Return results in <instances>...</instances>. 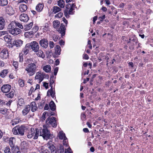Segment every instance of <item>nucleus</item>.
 Instances as JSON below:
<instances>
[{"mask_svg": "<svg viewBox=\"0 0 153 153\" xmlns=\"http://www.w3.org/2000/svg\"><path fill=\"white\" fill-rule=\"evenodd\" d=\"M63 140V144L64 146H67L68 144V140H67V138L65 137L64 139Z\"/></svg>", "mask_w": 153, "mask_h": 153, "instance_id": "nucleus-47", "label": "nucleus"}, {"mask_svg": "<svg viewBox=\"0 0 153 153\" xmlns=\"http://www.w3.org/2000/svg\"><path fill=\"white\" fill-rule=\"evenodd\" d=\"M39 44L42 47L46 48L48 45V42L47 39H44L39 41Z\"/></svg>", "mask_w": 153, "mask_h": 153, "instance_id": "nucleus-13", "label": "nucleus"}, {"mask_svg": "<svg viewBox=\"0 0 153 153\" xmlns=\"http://www.w3.org/2000/svg\"><path fill=\"white\" fill-rule=\"evenodd\" d=\"M36 54L39 57H41L42 58H44L45 55L44 53L41 50L39 49V50H37V51L35 52Z\"/></svg>", "mask_w": 153, "mask_h": 153, "instance_id": "nucleus-25", "label": "nucleus"}, {"mask_svg": "<svg viewBox=\"0 0 153 153\" xmlns=\"http://www.w3.org/2000/svg\"><path fill=\"white\" fill-rule=\"evenodd\" d=\"M26 62L28 63H33L34 62H36V61L34 60V61H33V59H27L26 60Z\"/></svg>", "mask_w": 153, "mask_h": 153, "instance_id": "nucleus-54", "label": "nucleus"}, {"mask_svg": "<svg viewBox=\"0 0 153 153\" xmlns=\"http://www.w3.org/2000/svg\"><path fill=\"white\" fill-rule=\"evenodd\" d=\"M23 43V41L21 39H17L13 42L12 44L13 45H15L16 47H20Z\"/></svg>", "mask_w": 153, "mask_h": 153, "instance_id": "nucleus-15", "label": "nucleus"}, {"mask_svg": "<svg viewBox=\"0 0 153 153\" xmlns=\"http://www.w3.org/2000/svg\"><path fill=\"white\" fill-rule=\"evenodd\" d=\"M5 95L7 98H12L14 97V92L13 91H12L9 93L7 94H5Z\"/></svg>", "mask_w": 153, "mask_h": 153, "instance_id": "nucleus-38", "label": "nucleus"}, {"mask_svg": "<svg viewBox=\"0 0 153 153\" xmlns=\"http://www.w3.org/2000/svg\"><path fill=\"white\" fill-rule=\"evenodd\" d=\"M30 48L29 44H26L21 53H23V54L26 55L29 52Z\"/></svg>", "mask_w": 153, "mask_h": 153, "instance_id": "nucleus-17", "label": "nucleus"}, {"mask_svg": "<svg viewBox=\"0 0 153 153\" xmlns=\"http://www.w3.org/2000/svg\"><path fill=\"white\" fill-rule=\"evenodd\" d=\"M8 52L7 49L2 50L0 53V57L3 59H6L8 57Z\"/></svg>", "mask_w": 153, "mask_h": 153, "instance_id": "nucleus-12", "label": "nucleus"}, {"mask_svg": "<svg viewBox=\"0 0 153 153\" xmlns=\"http://www.w3.org/2000/svg\"><path fill=\"white\" fill-rule=\"evenodd\" d=\"M60 24V22L57 20H54L53 22V25L54 28L58 29Z\"/></svg>", "mask_w": 153, "mask_h": 153, "instance_id": "nucleus-29", "label": "nucleus"}, {"mask_svg": "<svg viewBox=\"0 0 153 153\" xmlns=\"http://www.w3.org/2000/svg\"><path fill=\"white\" fill-rule=\"evenodd\" d=\"M59 39L60 38L58 35H54L53 36V40L55 42H56L58 39Z\"/></svg>", "mask_w": 153, "mask_h": 153, "instance_id": "nucleus-49", "label": "nucleus"}, {"mask_svg": "<svg viewBox=\"0 0 153 153\" xmlns=\"http://www.w3.org/2000/svg\"><path fill=\"white\" fill-rule=\"evenodd\" d=\"M19 3H25L26 4L27 3H28V1L27 0H19Z\"/></svg>", "mask_w": 153, "mask_h": 153, "instance_id": "nucleus-58", "label": "nucleus"}, {"mask_svg": "<svg viewBox=\"0 0 153 153\" xmlns=\"http://www.w3.org/2000/svg\"><path fill=\"white\" fill-rule=\"evenodd\" d=\"M58 5L60 7L63 8L65 5V2L63 0H59L58 1Z\"/></svg>", "mask_w": 153, "mask_h": 153, "instance_id": "nucleus-33", "label": "nucleus"}, {"mask_svg": "<svg viewBox=\"0 0 153 153\" xmlns=\"http://www.w3.org/2000/svg\"><path fill=\"white\" fill-rule=\"evenodd\" d=\"M83 58L84 59H89V56L87 54H85L83 55Z\"/></svg>", "mask_w": 153, "mask_h": 153, "instance_id": "nucleus-60", "label": "nucleus"}, {"mask_svg": "<svg viewBox=\"0 0 153 153\" xmlns=\"http://www.w3.org/2000/svg\"><path fill=\"white\" fill-rule=\"evenodd\" d=\"M18 104L19 106H22L24 104V100L21 97H19L18 98Z\"/></svg>", "mask_w": 153, "mask_h": 153, "instance_id": "nucleus-31", "label": "nucleus"}, {"mask_svg": "<svg viewBox=\"0 0 153 153\" xmlns=\"http://www.w3.org/2000/svg\"><path fill=\"white\" fill-rule=\"evenodd\" d=\"M15 139L13 137H10L9 140V143L11 148H13L15 146Z\"/></svg>", "mask_w": 153, "mask_h": 153, "instance_id": "nucleus-18", "label": "nucleus"}, {"mask_svg": "<svg viewBox=\"0 0 153 153\" xmlns=\"http://www.w3.org/2000/svg\"><path fill=\"white\" fill-rule=\"evenodd\" d=\"M30 105V108H31V111L33 112L35 111L37 109L36 103L35 102H32Z\"/></svg>", "mask_w": 153, "mask_h": 153, "instance_id": "nucleus-19", "label": "nucleus"}, {"mask_svg": "<svg viewBox=\"0 0 153 153\" xmlns=\"http://www.w3.org/2000/svg\"><path fill=\"white\" fill-rule=\"evenodd\" d=\"M75 5L74 4H68L66 5V9L64 11V13L65 16L67 18L69 17V15L73 14V10L74 9Z\"/></svg>", "mask_w": 153, "mask_h": 153, "instance_id": "nucleus-6", "label": "nucleus"}, {"mask_svg": "<svg viewBox=\"0 0 153 153\" xmlns=\"http://www.w3.org/2000/svg\"><path fill=\"white\" fill-rule=\"evenodd\" d=\"M28 129L27 126L24 125L20 126H16L14 127L13 129V134L15 135L20 134L23 136L24 134V132Z\"/></svg>", "mask_w": 153, "mask_h": 153, "instance_id": "nucleus-4", "label": "nucleus"}, {"mask_svg": "<svg viewBox=\"0 0 153 153\" xmlns=\"http://www.w3.org/2000/svg\"><path fill=\"white\" fill-rule=\"evenodd\" d=\"M11 23H14L13 24L14 25H15L21 29H23V25L20 23L19 22H12Z\"/></svg>", "mask_w": 153, "mask_h": 153, "instance_id": "nucleus-36", "label": "nucleus"}, {"mask_svg": "<svg viewBox=\"0 0 153 153\" xmlns=\"http://www.w3.org/2000/svg\"><path fill=\"white\" fill-rule=\"evenodd\" d=\"M49 105L52 111H54L55 110L56 108V105L53 101H51L50 102Z\"/></svg>", "mask_w": 153, "mask_h": 153, "instance_id": "nucleus-28", "label": "nucleus"}, {"mask_svg": "<svg viewBox=\"0 0 153 153\" xmlns=\"http://www.w3.org/2000/svg\"><path fill=\"white\" fill-rule=\"evenodd\" d=\"M49 45L50 49L53 48L54 46V43L52 41L49 42Z\"/></svg>", "mask_w": 153, "mask_h": 153, "instance_id": "nucleus-46", "label": "nucleus"}, {"mask_svg": "<svg viewBox=\"0 0 153 153\" xmlns=\"http://www.w3.org/2000/svg\"><path fill=\"white\" fill-rule=\"evenodd\" d=\"M49 108V107L47 104H45V106L44 107V109L45 110H48Z\"/></svg>", "mask_w": 153, "mask_h": 153, "instance_id": "nucleus-63", "label": "nucleus"}, {"mask_svg": "<svg viewBox=\"0 0 153 153\" xmlns=\"http://www.w3.org/2000/svg\"><path fill=\"white\" fill-rule=\"evenodd\" d=\"M45 146L47 147L50 150L51 153H55L56 148L54 146L53 143L52 141H50L48 143L45 144Z\"/></svg>", "mask_w": 153, "mask_h": 153, "instance_id": "nucleus-10", "label": "nucleus"}, {"mask_svg": "<svg viewBox=\"0 0 153 153\" xmlns=\"http://www.w3.org/2000/svg\"><path fill=\"white\" fill-rule=\"evenodd\" d=\"M105 18V15H103L102 16L100 17H99V19L101 21H102L103 19H104Z\"/></svg>", "mask_w": 153, "mask_h": 153, "instance_id": "nucleus-61", "label": "nucleus"}, {"mask_svg": "<svg viewBox=\"0 0 153 153\" xmlns=\"http://www.w3.org/2000/svg\"><path fill=\"white\" fill-rule=\"evenodd\" d=\"M33 25V22H30L29 24L26 25L25 26V30H28L32 28Z\"/></svg>", "mask_w": 153, "mask_h": 153, "instance_id": "nucleus-35", "label": "nucleus"}, {"mask_svg": "<svg viewBox=\"0 0 153 153\" xmlns=\"http://www.w3.org/2000/svg\"><path fill=\"white\" fill-rule=\"evenodd\" d=\"M12 100H10L8 102H6V105L8 106H10V105L11 103L12 102Z\"/></svg>", "mask_w": 153, "mask_h": 153, "instance_id": "nucleus-59", "label": "nucleus"}, {"mask_svg": "<svg viewBox=\"0 0 153 153\" xmlns=\"http://www.w3.org/2000/svg\"><path fill=\"white\" fill-rule=\"evenodd\" d=\"M38 150L42 153H50V152L45 149L44 146H42L38 148Z\"/></svg>", "mask_w": 153, "mask_h": 153, "instance_id": "nucleus-23", "label": "nucleus"}, {"mask_svg": "<svg viewBox=\"0 0 153 153\" xmlns=\"http://www.w3.org/2000/svg\"><path fill=\"white\" fill-rule=\"evenodd\" d=\"M55 54L57 55H59L60 54L61 48L59 46L57 45L55 47Z\"/></svg>", "mask_w": 153, "mask_h": 153, "instance_id": "nucleus-26", "label": "nucleus"}, {"mask_svg": "<svg viewBox=\"0 0 153 153\" xmlns=\"http://www.w3.org/2000/svg\"><path fill=\"white\" fill-rule=\"evenodd\" d=\"M4 153H12L10 148L9 146H7L4 148Z\"/></svg>", "mask_w": 153, "mask_h": 153, "instance_id": "nucleus-42", "label": "nucleus"}, {"mask_svg": "<svg viewBox=\"0 0 153 153\" xmlns=\"http://www.w3.org/2000/svg\"><path fill=\"white\" fill-rule=\"evenodd\" d=\"M30 110V106L29 105L26 106L22 111V114L23 115H25L29 112Z\"/></svg>", "mask_w": 153, "mask_h": 153, "instance_id": "nucleus-20", "label": "nucleus"}, {"mask_svg": "<svg viewBox=\"0 0 153 153\" xmlns=\"http://www.w3.org/2000/svg\"><path fill=\"white\" fill-rule=\"evenodd\" d=\"M38 27H34L32 29V32L33 33L36 32L38 30Z\"/></svg>", "mask_w": 153, "mask_h": 153, "instance_id": "nucleus-56", "label": "nucleus"}, {"mask_svg": "<svg viewBox=\"0 0 153 153\" xmlns=\"http://www.w3.org/2000/svg\"><path fill=\"white\" fill-rule=\"evenodd\" d=\"M61 9L57 6H54L53 7V12L56 13L61 10Z\"/></svg>", "mask_w": 153, "mask_h": 153, "instance_id": "nucleus-40", "label": "nucleus"}, {"mask_svg": "<svg viewBox=\"0 0 153 153\" xmlns=\"http://www.w3.org/2000/svg\"><path fill=\"white\" fill-rule=\"evenodd\" d=\"M8 4L7 0H0V6H4Z\"/></svg>", "mask_w": 153, "mask_h": 153, "instance_id": "nucleus-37", "label": "nucleus"}, {"mask_svg": "<svg viewBox=\"0 0 153 153\" xmlns=\"http://www.w3.org/2000/svg\"><path fill=\"white\" fill-rule=\"evenodd\" d=\"M7 111V109L6 108H0V113L3 114H5Z\"/></svg>", "mask_w": 153, "mask_h": 153, "instance_id": "nucleus-43", "label": "nucleus"}, {"mask_svg": "<svg viewBox=\"0 0 153 153\" xmlns=\"http://www.w3.org/2000/svg\"><path fill=\"white\" fill-rule=\"evenodd\" d=\"M35 78L36 80H38L39 82H40L43 80V77L40 72H37L36 73Z\"/></svg>", "mask_w": 153, "mask_h": 153, "instance_id": "nucleus-16", "label": "nucleus"}, {"mask_svg": "<svg viewBox=\"0 0 153 153\" xmlns=\"http://www.w3.org/2000/svg\"><path fill=\"white\" fill-rule=\"evenodd\" d=\"M5 22L4 19L2 17H0V30H2L4 27Z\"/></svg>", "mask_w": 153, "mask_h": 153, "instance_id": "nucleus-21", "label": "nucleus"}, {"mask_svg": "<svg viewBox=\"0 0 153 153\" xmlns=\"http://www.w3.org/2000/svg\"><path fill=\"white\" fill-rule=\"evenodd\" d=\"M5 41L7 42H9L11 40L10 36L8 35H7L4 37Z\"/></svg>", "mask_w": 153, "mask_h": 153, "instance_id": "nucleus-41", "label": "nucleus"}, {"mask_svg": "<svg viewBox=\"0 0 153 153\" xmlns=\"http://www.w3.org/2000/svg\"><path fill=\"white\" fill-rule=\"evenodd\" d=\"M60 150L58 151L59 153H63L64 152V149L62 146H61L60 148Z\"/></svg>", "mask_w": 153, "mask_h": 153, "instance_id": "nucleus-55", "label": "nucleus"}, {"mask_svg": "<svg viewBox=\"0 0 153 153\" xmlns=\"http://www.w3.org/2000/svg\"><path fill=\"white\" fill-rule=\"evenodd\" d=\"M4 65V62L0 60V67H3Z\"/></svg>", "mask_w": 153, "mask_h": 153, "instance_id": "nucleus-64", "label": "nucleus"}, {"mask_svg": "<svg viewBox=\"0 0 153 153\" xmlns=\"http://www.w3.org/2000/svg\"><path fill=\"white\" fill-rule=\"evenodd\" d=\"M46 123L48 125H51L53 127H55L57 125L55 118L53 117L51 118L48 117L46 120Z\"/></svg>", "mask_w": 153, "mask_h": 153, "instance_id": "nucleus-8", "label": "nucleus"}, {"mask_svg": "<svg viewBox=\"0 0 153 153\" xmlns=\"http://www.w3.org/2000/svg\"><path fill=\"white\" fill-rule=\"evenodd\" d=\"M63 16V13L61 12H60L59 13L56 14L55 16V17L56 18H60L61 17Z\"/></svg>", "mask_w": 153, "mask_h": 153, "instance_id": "nucleus-48", "label": "nucleus"}, {"mask_svg": "<svg viewBox=\"0 0 153 153\" xmlns=\"http://www.w3.org/2000/svg\"><path fill=\"white\" fill-rule=\"evenodd\" d=\"M65 153H73L70 148H68L65 149Z\"/></svg>", "mask_w": 153, "mask_h": 153, "instance_id": "nucleus-53", "label": "nucleus"}, {"mask_svg": "<svg viewBox=\"0 0 153 153\" xmlns=\"http://www.w3.org/2000/svg\"><path fill=\"white\" fill-rule=\"evenodd\" d=\"M20 121H21L20 119L18 118H17L13 119L12 121L11 122V124L12 125L14 126L18 123Z\"/></svg>", "mask_w": 153, "mask_h": 153, "instance_id": "nucleus-34", "label": "nucleus"}, {"mask_svg": "<svg viewBox=\"0 0 153 153\" xmlns=\"http://www.w3.org/2000/svg\"><path fill=\"white\" fill-rule=\"evenodd\" d=\"M46 126H43V128L39 130V136H42L44 139L47 140L50 138V133L47 128Z\"/></svg>", "mask_w": 153, "mask_h": 153, "instance_id": "nucleus-5", "label": "nucleus"}, {"mask_svg": "<svg viewBox=\"0 0 153 153\" xmlns=\"http://www.w3.org/2000/svg\"><path fill=\"white\" fill-rule=\"evenodd\" d=\"M13 150L12 153H21L18 146L14 147L13 149Z\"/></svg>", "mask_w": 153, "mask_h": 153, "instance_id": "nucleus-39", "label": "nucleus"}, {"mask_svg": "<svg viewBox=\"0 0 153 153\" xmlns=\"http://www.w3.org/2000/svg\"><path fill=\"white\" fill-rule=\"evenodd\" d=\"M44 5L42 4H39L36 7V10L38 12H41L43 9Z\"/></svg>", "mask_w": 153, "mask_h": 153, "instance_id": "nucleus-27", "label": "nucleus"}, {"mask_svg": "<svg viewBox=\"0 0 153 153\" xmlns=\"http://www.w3.org/2000/svg\"><path fill=\"white\" fill-rule=\"evenodd\" d=\"M27 132V137L29 139L36 140L39 136V130L38 128L35 129L31 127L28 129Z\"/></svg>", "mask_w": 153, "mask_h": 153, "instance_id": "nucleus-1", "label": "nucleus"}, {"mask_svg": "<svg viewBox=\"0 0 153 153\" xmlns=\"http://www.w3.org/2000/svg\"><path fill=\"white\" fill-rule=\"evenodd\" d=\"M58 68L57 67L55 68L54 70V74L55 75H56L57 74L58 71Z\"/></svg>", "mask_w": 153, "mask_h": 153, "instance_id": "nucleus-57", "label": "nucleus"}, {"mask_svg": "<svg viewBox=\"0 0 153 153\" xmlns=\"http://www.w3.org/2000/svg\"><path fill=\"white\" fill-rule=\"evenodd\" d=\"M11 88L10 85L7 84L3 85L1 87V90L2 92L7 93L9 92Z\"/></svg>", "mask_w": 153, "mask_h": 153, "instance_id": "nucleus-11", "label": "nucleus"}, {"mask_svg": "<svg viewBox=\"0 0 153 153\" xmlns=\"http://www.w3.org/2000/svg\"><path fill=\"white\" fill-rule=\"evenodd\" d=\"M13 65L16 69L17 68H18V62L15 61H13Z\"/></svg>", "mask_w": 153, "mask_h": 153, "instance_id": "nucleus-51", "label": "nucleus"}, {"mask_svg": "<svg viewBox=\"0 0 153 153\" xmlns=\"http://www.w3.org/2000/svg\"><path fill=\"white\" fill-rule=\"evenodd\" d=\"M48 114V113L47 111L45 112H44L42 115V120H44L46 118V116L47 114Z\"/></svg>", "mask_w": 153, "mask_h": 153, "instance_id": "nucleus-50", "label": "nucleus"}, {"mask_svg": "<svg viewBox=\"0 0 153 153\" xmlns=\"http://www.w3.org/2000/svg\"><path fill=\"white\" fill-rule=\"evenodd\" d=\"M59 43L61 46H62L64 45L65 42L61 40L59 41Z\"/></svg>", "mask_w": 153, "mask_h": 153, "instance_id": "nucleus-62", "label": "nucleus"}, {"mask_svg": "<svg viewBox=\"0 0 153 153\" xmlns=\"http://www.w3.org/2000/svg\"><path fill=\"white\" fill-rule=\"evenodd\" d=\"M51 69V66L49 65H47L44 66L43 68V70L47 73L50 72Z\"/></svg>", "mask_w": 153, "mask_h": 153, "instance_id": "nucleus-22", "label": "nucleus"}, {"mask_svg": "<svg viewBox=\"0 0 153 153\" xmlns=\"http://www.w3.org/2000/svg\"><path fill=\"white\" fill-rule=\"evenodd\" d=\"M19 85L21 87H23L25 85L24 81L22 79L19 80Z\"/></svg>", "mask_w": 153, "mask_h": 153, "instance_id": "nucleus-45", "label": "nucleus"}, {"mask_svg": "<svg viewBox=\"0 0 153 153\" xmlns=\"http://www.w3.org/2000/svg\"><path fill=\"white\" fill-rule=\"evenodd\" d=\"M19 19L21 21L27 22L29 20V17L27 14L23 13L20 16Z\"/></svg>", "mask_w": 153, "mask_h": 153, "instance_id": "nucleus-14", "label": "nucleus"}, {"mask_svg": "<svg viewBox=\"0 0 153 153\" xmlns=\"http://www.w3.org/2000/svg\"><path fill=\"white\" fill-rule=\"evenodd\" d=\"M58 137L60 139L62 140L66 137L65 136V134L63 133L62 131H60L59 132Z\"/></svg>", "mask_w": 153, "mask_h": 153, "instance_id": "nucleus-32", "label": "nucleus"}, {"mask_svg": "<svg viewBox=\"0 0 153 153\" xmlns=\"http://www.w3.org/2000/svg\"><path fill=\"white\" fill-rule=\"evenodd\" d=\"M23 53H20L19 54V61L20 62H22L23 60Z\"/></svg>", "mask_w": 153, "mask_h": 153, "instance_id": "nucleus-44", "label": "nucleus"}, {"mask_svg": "<svg viewBox=\"0 0 153 153\" xmlns=\"http://www.w3.org/2000/svg\"><path fill=\"white\" fill-rule=\"evenodd\" d=\"M36 61L34 62L33 63H30L28 64L25 68V70L27 72V74L30 76H32L34 75L36 72L37 66L36 65Z\"/></svg>", "mask_w": 153, "mask_h": 153, "instance_id": "nucleus-2", "label": "nucleus"}, {"mask_svg": "<svg viewBox=\"0 0 153 153\" xmlns=\"http://www.w3.org/2000/svg\"><path fill=\"white\" fill-rule=\"evenodd\" d=\"M19 9L20 11L21 12H24L27 10V6L26 5L21 4L19 6Z\"/></svg>", "mask_w": 153, "mask_h": 153, "instance_id": "nucleus-24", "label": "nucleus"}, {"mask_svg": "<svg viewBox=\"0 0 153 153\" xmlns=\"http://www.w3.org/2000/svg\"><path fill=\"white\" fill-rule=\"evenodd\" d=\"M30 47H31L32 50L34 52H36L39 50V47L38 43L36 41L31 42L29 44Z\"/></svg>", "mask_w": 153, "mask_h": 153, "instance_id": "nucleus-9", "label": "nucleus"}, {"mask_svg": "<svg viewBox=\"0 0 153 153\" xmlns=\"http://www.w3.org/2000/svg\"><path fill=\"white\" fill-rule=\"evenodd\" d=\"M8 71L7 69H4L0 73V76L1 77H4L8 73Z\"/></svg>", "mask_w": 153, "mask_h": 153, "instance_id": "nucleus-30", "label": "nucleus"}, {"mask_svg": "<svg viewBox=\"0 0 153 153\" xmlns=\"http://www.w3.org/2000/svg\"><path fill=\"white\" fill-rule=\"evenodd\" d=\"M62 21L65 23V26L62 23L60 28L58 29V31L61 34L62 37L65 35L66 30L65 27L67 26L68 23L67 20L65 17L62 18Z\"/></svg>", "mask_w": 153, "mask_h": 153, "instance_id": "nucleus-7", "label": "nucleus"}, {"mask_svg": "<svg viewBox=\"0 0 153 153\" xmlns=\"http://www.w3.org/2000/svg\"><path fill=\"white\" fill-rule=\"evenodd\" d=\"M14 23H10L8 26L7 31L10 34L13 36H16L22 32L21 29L16 28L13 25Z\"/></svg>", "mask_w": 153, "mask_h": 153, "instance_id": "nucleus-3", "label": "nucleus"}, {"mask_svg": "<svg viewBox=\"0 0 153 153\" xmlns=\"http://www.w3.org/2000/svg\"><path fill=\"white\" fill-rule=\"evenodd\" d=\"M8 32L7 31H0V36L2 35L7 34Z\"/></svg>", "mask_w": 153, "mask_h": 153, "instance_id": "nucleus-52", "label": "nucleus"}]
</instances>
